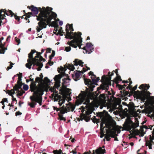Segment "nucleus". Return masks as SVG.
<instances>
[{"mask_svg":"<svg viewBox=\"0 0 154 154\" xmlns=\"http://www.w3.org/2000/svg\"><path fill=\"white\" fill-rule=\"evenodd\" d=\"M122 81V79L120 75H118L114 79L113 82H115L116 84V86L119 90H122V89L124 88V87L122 86V85L119 84L118 81Z\"/></svg>","mask_w":154,"mask_h":154,"instance_id":"ddd939ff","label":"nucleus"},{"mask_svg":"<svg viewBox=\"0 0 154 154\" xmlns=\"http://www.w3.org/2000/svg\"><path fill=\"white\" fill-rule=\"evenodd\" d=\"M84 82L85 84L87 85L88 88L86 87V90L85 91V95L87 96L89 99L93 100H97V96L99 94L97 91L92 92L94 88L95 87V85H98L97 82L94 84V82L91 81L89 79H84Z\"/></svg>","mask_w":154,"mask_h":154,"instance_id":"20e7f679","label":"nucleus"},{"mask_svg":"<svg viewBox=\"0 0 154 154\" xmlns=\"http://www.w3.org/2000/svg\"><path fill=\"white\" fill-rule=\"evenodd\" d=\"M74 62V65L75 66H76L78 65H79L81 67H83V64L84 63L81 60H80L78 59H76L75 60Z\"/></svg>","mask_w":154,"mask_h":154,"instance_id":"412c9836","label":"nucleus"},{"mask_svg":"<svg viewBox=\"0 0 154 154\" xmlns=\"http://www.w3.org/2000/svg\"><path fill=\"white\" fill-rule=\"evenodd\" d=\"M42 81V78H40L39 77H36L35 79V83L36 84V83H40Z\"/></svg>","mask_w":154,"mask_h":154,"instance_id":"a19ab883","label":"nucleus"},{"mask_svg":"<svg viewBox=\"0 0 154 154\" xmlns=\"http://www.w3.org/2000/svg\"><path fill=\"white\" fill-rule=\"evenodd\" d=\"M54 62L53 61H51V60H49L48 61L47 63V64H48L50 66H51L53 65L54 64Z\"/></svg>","mask_w":154,"mask_h":154,"instance_id":"774afa93","label":"nucleus"},{"mask_svg":"<svg viewBox=\"0 0 154 154\" xmlns=\"http://www.w3.org/2000/svg\"><path fill=\"white\" fill-rule=\"evenodd\" d=\"M4 9H2L0 10V19H5L4 17H5V15L4 14H2V12H4Z\"/></svg>","mask_w":154,"mask_h":154,"instance_id":"c9c22d12","label":"nucleus"},{"mask_svg":"<svg viewBox=\"0 0 154 154\" xmlns=\"http://www.w3.org/2000/svg\"><path fill=\"white\" fill-rule=\"evenodd\" d=\"M67 36L65 38H69L72 40L69 41L67 42V44L73 48H76L78 46L79 49L81 48V45H82V38L81 35L82 34L80 32L75 33L69 32L68 29H66Z\"/></svg>","mask_w":154,"mask_h":154,"instance_id":"f03ea898","label":"nucleus"},{"mask_svg":"<svg viewBox=\"0 0 154 154\" xmlns=\"http://www.w3.org/2000/svg\"><path fill=\"white\" fill-rule=\"evenodd\" d=\"M111 77H106V76L103 75L102 77L101 81L102 83L100 85V87L97 88V91H98V93H101L100 90H108L109 89V86L111 85Z\"/></svg>","mask_w":154,"mask_h":154,"instance_id":"423d86ee","label":"nucleus"},{"mask_svg":"<svg viewBox=\"0 0 154 154\" xmlns=\"http://www.w3.org/2000/svg\"><path fill=\"white\" fill-rule=\"evenodd\" d=\"M15 39L17 43V45H19L20 43V40L17 37H15Z\"/></svg>","mask_w":154,"mask_h":154,"instance_id":"0e129e2a","label":"nucleus"},{"mask_svg":"<svg viewBox=\"0 0 154 154\" xmlns=\"http://www.w3.org/2000/svg\"><path fill=\"white\" fill-rule=\"evenodd\" d=\"M106 94H100V96H99V97H97L98 99H99L100 100L102 99H105V97H106ZM98 97V96L97 97ZM98 99H97V100H95L94 101H97V100Z\"/></svg>","mask_w":154,"mask_h":154,"instance_id":"f704fd0d","label":"nucleus"},{"mask_svg":"<svg viewBox=\"0 0 154 154\" xmlns=\"http://www.w3.org/2000/svg\"><path fill=\"white\" fill-rule=\"evenodd\" d=\"M83 100L82 99L78 100L76 102V104L77 105H79V104H81L83 102Z\"/></svg>","mask_w":154,"mask_h":154,"instance_id":"a18cd8bd","label":"nucleus"},{"mask_svg":"<svg viewBox=\"0 0 154 154\" xmlns=\"http://www.w3.org/2000/svg\"><path fill=\"white\" fill-rule=\"evenodd\" d=\"M137 85H136L134 87H132V86L131 85H128V86L125 89L128 90L129 89L131 91V92H133L135 91V90H136L137 88Z\"/></svg>","mask_w":154,"mask_h":154,"instance_id":"bb28decb","label":"nucleus"},{"mask_svg":"<svg viewBox=\"0 0 154 154\" xmlns=\"http://www.w3.org/2000/svg\"><path fill=\"white\" fill-rule=\"evenodd\" d=\"M55 55V51H54L53 50L52 51L51 54L49 56V60H51L52 59V58L54 57Z\"/></svg>","mask_w":154,"mask_h":154,"instance_id":"c03bdc74","label":"nucleus"},{"mask_svg":"<svg viewBox=\"0 0 154 154\" xmlns=\"http://www.w3.org/2000/svg\"><path fill=\"white\" fill-rule=\"evenodd\" d=\"M89 75H91V78L92 81V82H94V84L100 80L99 77H97L96 75L94 74V73L91 71H90L89 73Z\"/></svg>","mask_w":154,"mask_h":154,"instance_id":"a211bd4d","label":"nucleus"},{"mask_svg":"<svg viewBox=\"0 0 154 154\" xmlns=\"http://www.w3.org/2000/svg\"><path fill=\"white\" fill-rule=\"evenodd\" d=\"M71 48L70 46L65 47V51L66 52H69L70 51Z\"/></svg>","mask_w":154,"mask_h":154,"instance_id":"864d4df0","label":"nucleus"},{"mask_svg":"<svg viewBox=\"0 0 154 154\" xmlns=\"http://www.w3.org/2000/svg\"><path fill=\"white\" fill-rule=\"evenodd\" d=\"M66 90H70V89L67 88L65 84L62 83V86L61 88L59 90V91L61 92L62 94L64 93L66 91Z\"/></svg>","mask_w":154,"mask_h":154,"instance_id":"393cba45","label":"nucleus"},{"mask_svg":"<svg viewBox=\"0 0 154 154\" xmlns=\"http://www.w3.org/2000/svg\"><path fill=\"white\" fill-rule=\"evenodd\" d=\"M149 140H147L146 142V144L147 143H149V144H152L153 143V139H154V137H153L152 136V137H151V135H149Z\"/></svg>","mask_w":154,"mask_h":154,"instance_id":"72a5a7b5","label":"nucleus"},{"mask_svg":"<svg viewBox=\"0 0 154 154\" xmlns=\"http://www.w3.org/2000/svg\"><path fill=\"white\" fill-rule=\"evenodd\" d=\"M106 122V120L105 119L102 118L101 119V122L100 124V130H104L105 127H103V124H105Z\"/></svg>","mask_w":154,"mask_h":154,"instance_id":"7c9ffc66","label":"nucleus"},{"mask_svg":"<svg viewBox=\"0 0 154 154\" xmlns=\"http://www.w3.org/2000/svg\"><path fill=\"white\" fill-rule=\"evenodd\" d=\"M135 122H133L130 117H128L125 119L123 126L125 130L130 131V133L132 132L129 136L131 134L138 135L140 134V131L137 129L131 130L132 128L134 129L139 126V122L138 119H136Z\"/></svg>","mask_w":154,"mask_h":154,"instance_id":"39448f33","label":"nucleus"},{"mask_svg":"<svg viewBox=\"0 0 154 154\" xmlns=\"http://www.w3.org/2000/svg\"><path fill=\"white\" fill-rule=\"evenodd\" d=\"M23 88L25 91H27L29 89V86L27 85L24 84L23 86Z\"/></svg>","mask_w":154,"mask_h":154,"instance_id":"3c124183","label":"nucleus"},{"mask_svg":"<svg viewBox=\"0 0 154 154\" xmlns=\"http://www.w3.org/2000/svg\"><path fill=\"white\" fill-rule=\"evenodd\" d=\"M69 110H60V113L62 115V114H65V113H67L68 111Z\"/></svg>","mask_w":154,"mask_h":154,"instance_id":"5fc2aeb1","label":"nucleus"},{"mask_svg":"<svg viewBox=\"0 0 154 154\" xmlns=\"http://www.w3.org/2000/svg\"><path fill=\"white\" fill-rule=\"evenodd\" d=\"M12 103H14V101H16V104H17V100H16V99L14 98V97L13 95H12Z\"/></svg>","mask_w":154,"mask_h":154,"instance_id":"e2e57ef3","label":"nucleus"},{"mask_svg":"<svg viewBox=\"0 0 154 154\" xmlns=\"http://www.w3.org/2000/svg\"><path fill=\"white\" fill-rule=\"evenodd\" d=\"M11 65L10 66H8L7 68V70H8L11 69L12 67H13V66L12 65L14 64L12 63H11Z\"/></svg>","mask_w":154,"mask_h":154,"instance_id":"69168bd1","label":"nucleus"},{"mask_svg":"<svg viewBox=\"0 0 154 154\" xmlns=\"http://www.w3.org/2000/svg\"><path fill=\"white\" fill-rule=\"evenodd\" d=\"M14 86L13 87V89H11L10 90H8V93L10 96L12 95V94H14L15 93V91H17L19 92V89L20 88H18V87L17 86V87L14 88Z\"/></svg>","mask_w":154,"mask_h":154,"instance_id":"6ab92c4d","label":"nucleus"},{"mask_svg":"<svg viewBox=\"0 0 154 154\" xmlns=\"http://www.w3.org/2000/svg\"><path fill=\"white\" fill-rule=\"evenodd\" d=\"M109 132L110 133V136L113 138H115V140L118 141V140L117 137H115L117 135V134H116V131H115L114 132H112L111 130H110Z\"/></svg>","mask_w":154,"mask_h":154,"instance_id":"cd10ccee","label":"nucleus"},{"mask_svg":"<svg viewBox=\"0 0 154 154\" xmlns=\"http://www.w3.org/2000/svg\"><path fill=\"white\" fill-rule=\"evenodd\" d=\"M77 72L76 73H75L74 75L73 74H72V78L75 81H77L78 80H79L80 79V77L81 75V72L80 71L76 70Z\"/></svg>","mask_w":154,"mask_h":154,"instance_id":"f3484780","label":"nucleus"},{"mask_svg":"<svg viewBox=\"0 0 154 154\" xmlns=\"http://www.w3.org/2000/svg\"><path fill=\"white\" fill-rule=\"evenodd\" d=\"M63 82L62 84H66L69 82V81L67 80L66 79L64 78L62 79Z\"/></svg>","mask_w":154,"mask_h":154,"instance_id":"603ef678","label":"nucleus"},{"mask_svg":"<svg viewBox=\"0 0 154 154\" xmlns=\"http://www.w3.org/2000/svg\"><path fill=\"white\" fill-rule=\"evenodd\" d=\"M60 82L59 81L55 82L54 85L53 87L50 86L49 87V91H53L54 90H56V89L59 90V88L60 86Z\"/></svg>","mask_w":154,"mask_h":154,"instance_id":"dca6fc26","label":"nucleus"},{"mask_svg":"<svg viewBox=\"0 0 154 154\" xmlns=\"http://www.w3.org/2000/svg\"><path fill=\"white\" fill-rule=\"evenodd\" d=\"M97 116L98 117L100 118H103L104 116V113L103 112H98L97 114Z\"/></svg>","mask_w":154,"mask_h":154,"instance_id":"4c0bfd02","label":"nucleus"},{"mask_svg":"<svg viewBox=\"0 0 154 154\" xmlns=\"http://www.w3.org/2000/svg\"><path fill=\"white\" fill-rule=\"evenodd\" d=\"M129 109L132 111H135V106H134V103L132 102H130L129 104L127 105Z\"/></svg>","mask_w":154,"mask_h":154,"instance_id":"b1692460","label":"nucleus"},{"mask_svg":"<svg viewBox=\"0 0 154 154\" xmlns=\"http://www.w3.org/2000/svg\"><path fill=\"white\" fill-rule=\"evenodd\" d=\"M64 67L65 68H67L72 71H73L75 69L74 65L72 64H69L68 65H64Z\"/></svg>","mask_w":154,"mask_h":154,"instance_id":"a878e982","label":"nucleus"},{"mask_svg":"<svg viewBox=\"0 0 154 154\" xmlns=\"http://www.w3.org/2000/svg\"><path fill=\"white\" fill-rule=\"evenodd\" d=\"M151 93L147 90H143L141 91V94L140 95L141 97L142 98V101L144 102L145 100L148 99L149 97H150L154 102V96H150Z\"/></svg>","mask_w":154,"mask_h":154,"instance_id":"6e6552de","label":"nucleus"},{"mask_svg":"<svg viewBox=\"0 0 154 154\" xmlns=\"http://www.w3.org/2000/svg\"><path fill=\"white\" fill-rule=\"evenodd\" d=\"M29 80L32 82L30 85V90L31 92H33V93L34 92L37 91L39 87H38L36 84L35 83V81L33 79L30 78Z\"/></svg>","mask_w":154,"mask_h":154,"instance_id":"f8f14e48","label":"nucleus"},{"mask_svg":"<svg viewBox=\"0 0 154 154\" xmlns=\"http://www.w3.org/2000/svg\"><path fill=\"white\" fill-rule=\"evenodd\" d=\"M93 112V111L91 109H88L87 111H86V114L84 113H81L80 115L81 120L82 121L83 119H84L86 122H88L90 120V119L89 117L88 116L91 114Z\"/></svg>","mask_w":154,"mask_h":154,"instance_id":"9d476101","label":"nucleus"},{"mask_svg":"<svg viewBox=\"0 0 154 154\" xmlns=\"http://www.w3.org/2000/svg\"><path fill=\"white\" fill-rule=\"evenodd\" d=\"M100 120V119H97L96 118H95L93 119V122L94 123H97L99 122Z\"/></svg>","mask_w":154,"mask_h":154,"instance_id":"680f3d73","label":"nucleus"},{"mask_svg":"<svg viewBox=\"0 0 154 154\" xmlns=\"http://www.w3.org/2000/svg\"><path fill=\"white\" fill-rule=\"evenodd\" d=\"M67 106L69 105V106L66 107L63 105L61 107H60V110H67L69 111L73 112L75 108V106L71 103L66 104Z\"/></svg>","mask_w":154,"mask_h":154,"instance_id":"4468645a","label":"nucleus"},{"mask_svg":"<svg viewBox=\"0 0 154 154\" xmlns=\"http://www.w3.org/2000/svg\"><path fill=\"white\" fill-rule=\"evenodd\" d=\"M53 152L54 154H61L62 153V151L61 149L59 150H53Z\"/></svg>","mask_w":154,"mask_h":154,"instance_id":"e433bc0d","label":"nucleus"},{"mask_svg":"<svg viewBox=\"0 0 154 154\" xmlns=\"http://www.w3.org/2000/svg\"><path fill=\"white\" fill-rule=\"evenodd\" d=\"M38 58H39V59H38V60H35V63H42L41 62L42 61V59H43V57L41 56L40 55Z\"/></svg>","mask_w":154,"mask_h":154,"instance_id":"ea45409f","label":"nucleus"},{"mask_svg":"<svg viewBox=\"0 0 154 154\" xmlns=\"http://www.w3.org/2000/svg\"><path fill=\"white\" fill-rule=\"evenodd\" d=\"M115 107L116 108V109H117L119 110H122V105L119 102H118L115 105Z\"/></svg>","mask_w":154,"mask_h":154,"instance_id":"c85d7f7f","label":"nucleus"},{"mask_svg":"<svg viewBox=\"0 0 154 154\" xmlns=\"http://www.w3.org/2000/svg\"><path fill=\"white\" fill-rule=\"evenodd\" d=\"M59 117L60 119V120H63L64 121H65L66 120V118L63 117V115H59Z\"/></svg>","mask_w":154,"mask_h":154,"instance_id":"09e8293b","label":"nucleus"},{"mask_svg":"<svg viewBox=\"0 0 154 154\" xmlns=\"http://www.w3.org/2000/svg\"><path fill=\"white\" fill-rule=\"evenodd\" d=\"M145 145L146 146H148L149 149H152V144H149V143H147L146 144V143Z\"/></svg>","mask_w":154,"mask_h":154,"instance_id":"338daca9","label":"nucleus"},{"mask_svg":"<svg viewBox=\"0 0 154 154\" xmlns=\"http://www.w3.org/2000/svg\"><path fill=\"white\" fill-rule=\"evenodd\" d=\"M55 95L54 97V100L55 101H57L58 100V99H57V97L59 96V94L58 93V91L57 90H55Z\"/></svg>","mask_w":154,"mask_h":154,"instance_id":"49530a36","label":"nucleus"},{"mask_svg":"<svg viewBox=\"0 0 154 154\" xmlns=\"http://www.w3.org/2000/svg\"><path fill=\"white\" fill-rule=\"evenodd\" d=\"M36 52L35 50L34 49L32 50L28 54V59H27L28 63H26L25 66L29 69H30L31 68V66L34 63L35 60H34V57H33V54L34 53Z\"/></svg>","mask_w":154,"mask_h":154,"instance_id":"0eeeda50","label":"nucleus"},{"mask_svg":"<svg viewBox=\"0 0 154 154\" xmlns=\"http://www.w3.org/2000/svg\"><path fill=\"white\" fill-rule=\"evenodd\" d=\"M63 31V30L62 29V27H60V28L58 30V33H60V35L61 36L63 35V34H62V32Z\"/></svg>","mask_w":154,"mask_h":154,"instance_id":"4d7b16f0","label":"nucleus"},{"mask_svg":"<svg viewBox=\"0 0 154 154\" xmlns=\"http://www.w3.org/2000/svg\"><path fill=\"white\" fill-rule=\"evenodd\" d=\"M4 14H5L7 16H11V17H12L14 15V14L10 10H6L5 9H4Z\"/></svg>","mask_w":154,"mask_h":154,"instance_id":"4be33fe9","label":"nucleus"},{"mask_svg":"<svg viewBox=\"0 0 154 154\" xmlns=\"http://www.w3.org/2000/svg\"><path fill=\"white\" fill-rule=\"evenodd\" d=\"M100 137L102 138L104 136H106V135L105 134H104V130H100Z\"/></svg>","mask_w":154,"mask_h":154,"instance_id":"8fccbe9b","label":"nucleus"},{"mask_svg":"<svg viewBox=\"0 0 154 154\" xmlns=\"http://www.w3.org/2000/svg\"><path fill=\"white\" fill-rule=\"evenodd\" d=\"M66 29L67 28L68 29V30L69 32H71L73 31L74 30V29L72 27V24H69L68 23L66 26ZM66 37L67 36V34H66L65 35Z\"/></svg>","mask_w":154,"mask_h":154,"instance_id":"5701e85b","label":"nucleus"},{"mask_svg":"<svg viewBox=\"0 0 154 154\" xmlns=\"http://www.w3.org/2000/svg\"><path fill=\"white\" fill-rule=\"evenodd\" d=\"M27 8L31 10L34 15L33 16H36L37 20L39 21L36 28L38 32L46 28L51 23L52 20L56 19L57 16V14L52 11L53 8L49 7L37 8L32 5L28 6Z\"/></svg>","mask_w":154,"mask_h":154,"instance_id":"f257e3e1","label":"nucleus"},{"mask_svg":"<svg viewBox=\"0 0 154 154\" xmlns=\"http://www.w3.org/2000/svg\"><path fill=\"white\" fill-rule=\"evenodd\" d=\"M135 94L136 95L137 97V98L140 100L141 101L142 100V98L140 96V94H141V91H140L139 90H137V91H134Z\"/></svg>","mask_w":154,"mask_h":154,"instance_id":"c756f323","label":"nucleus"},{"mask_svg":"<svg viewBox=\"0 0 154 154\" xmlns=\"http://www.w3.org/2000/svg\"><path fill=\"white\" fill-rule=\"evenodd\" d=\"M20 89H21V90H19V92L17 91L18 92V93L17 94V96H22L25 92L24 91H23L21 88Z\"/></svg>","mask_w":154,"mask_h":154,"instance_id":"58836bf2","label":"nucleus"},{"mask_svg":"<svg viewBox=\"0 0 154 154\" xmlns=\"http://www.w3.org/2000/svg\"><path fill=\"white\" fill-rule=\"evenodd\" d=\"M14 16V17L15 19L17 20L18 21H19L20 19V17L17 16L16 14H15Z\"/></svg>","mask_w":154,"mask_h":154,"instance_id":"13d9d810","label":"nucleus"},{"mask_svg":"<svg viewBox=\"0 0 154 154\" xmlns=\"http://www.w3.org/2000/svg\"><path fill=\"white\" fill-rule=\"evenodd\" d=\"M115 71L113 70V71H112V72H111H111H108V77H111V76L112 75H114V72Z\"/></svg>","mask_w":154,"mask_h":154,"instance_id":"6e6d98bb","label":"nucleus"},{"mask_svg":"<svg viewBox=\"0 0 154 154\" xmlns=\"http://www.w3.org/2000/svg\"><path fill=\"white\" fill-rule=\"evenodd\" d=\"M35 53H36V55L35 57H34V60H38V57L41 55V54H42V53H41L40 52H38L36 51Z\"/></svg>","mask_w":154,"mask_h":154,"instance_id":"79ce46f5","label":"nucleus"},{"mask_svg":"<svg viewBox=\"0 0 154 154\" xmlns=\"http://www.w3.org/2000/svg\"><path fill=\"white\" fill-rule=\"evenodd\" d=\"M85 50L83 52L84 54H91L94 50V45L91 43L88 42L86 44V46L82 48Z\"/></svg>","mask_w":154,"mask_h":154,"instance_id":"1a4fd4ad","label":"nucleus"},{"mask_svg":"<svg viewBox=\"0 0 154 154\" xmlns=\"http://www.w3.org/2000/svg\"><path fill=\"white\" fill-rule=\"evenodd\" d=\"M33 66L32 67V69H35L34 68V66L35 65H36L37 66H38V68L36 69L38 71H39L41 70V68H42L43 66V64L42 63H34L32 64Z\"/></svg>","mask_w":154,"mask_h":154,"instance_id":"aec40b11","label":"nucleus"},{"mask_svg":"<svg viewBox=\"0 0 154 154\" xmlns=\"http://www.w3.org/2000/svg\"><path fill=\"white\" fill-rule=\"evenodd\" d=\"M20 75L19 74H17L16 75L18 76V80L17 81V83L15 84L14 86V88L17 87V86L18 87V88H21V87L23 84L21 82V78L22 77V74L21 73H20Z\"/></svg>","mask_w":154,"mask_h":154,"instance_id":"2eb2a0df","label":"nucleus"},{"mask_svg":"<svg viewBox=\"0 0 154 154\" xmlns=\"http://www.w3.org/2000/svg\"><path fill=\"white\" fill-rule=\"evenodd\" d=\"M44 80L45 82L47 83H49L50 82V80L47 77H45L44 78Z\"/></svg>","mask_w":154,"mask_h":154,"instance_id":"bf43d9fd","label":"nucleus"},{"mask_svg":"<svg viewBox=\"0 0 154 154\" xmlns=\"http://www.w3.org/2000/svg\"><path fill=\"white\" fill-rule=\"evenodd\" d=\"M95 152L96 154H104L106 152V150L104 149H103L102 148L100 147L96 150ZM95 153L94 150H93L92 154H91V152L89 151L84 152L83 154H95Z\"/></svg>","mask_w":154,"mask_h":154,"instance_id":"9b49d317","label":"nucleus"},{"mask_svg":"<svg viewBox=\"0 0 154 154\" xmlns=\"http://www.w3.org/2000/svg\"><path fill=\"white\" fill-rule=\"evenodd\" d=\"M62 76H61V75H60V74L58 75H56L55 76V77L54 78V80L55 82L58 81L60 82V80Z\"/></svg>","mask_w":154,"mask_h":154,"instance_id":"473e14b6","label":"nucleus"},{"mask_svg":"<svg viewBox=\"0 0 154 154\" xmlns=\"http://www.w3.org/2000/svg\"><path fill=\"white\" fill-rule=\"evenodd\" d=\"M110 131H109V133H110V134L108 135L106 134H105V135H106V136H105V138L106 139L107 141H109L111 139V138L110 137H111L110 136V133L109 132Z\"/></svg>","mask_w":154,"mask_h":154,"instance_id":"37998d69","label":"nucleus"},{"mask_svg":"<svg viewBox=\"0 0 154 154\" xmlns=\"http://www.w3.org/2000/svg\"><path fill=\"white\" fill-rule=\"evenodd\" d=\"M45 90L44 87L43 86H41L37 90L34 92L32 95L30 96L29 98L31 102L29 103L28 105L31 108H35L37 104V103H38L40 106L42 105V95Z\"/></svg>","mask_w":154,"mask_h":154,"instance_id":"7ed1b4c3","label":"nucleus"},{"mask_svg":"<svg viewBox=\"0 0 154 154\" xmlns=\"http://www.w3.org/2000/svg\"><path fill=\"white\" fill-rule=\"evenodd\" d=\"M144 87L143 88V90H145L146 91L147 89H148L150 87V86L149 84H144Z\"/></svg>","mask_w":154,"mask_h":154,"instance_id":"de8ad7c7","label":"nucleus"},{"mask_svg":"<svg viewBox=\"0 0 154 154\" xmlns=\"http://www.w3.org/2000/svg\"><path fill=\"white\" fill-rule=\"evenodd\" d=\"M27 14H28V15H26V17H28V18L30 17L31 15L33 16V13L32 12H29L27 13Z\"/></svg>","mask_w":154,"mask_h":154,"instance_id":"052dcab7","label":"nucleus"},{"mask_svg":"<svg viewBox=\"0 0 154 154\" xmlns=\"http://www.w3.org/2000/svg\"><path fill=\"white\" fill-rule=\"evenodd\" d=\"M120 92L123 95V96H130L129 92L125 90H124L123 91H121Z\"/></svg>","mask_w":154,"mask_h":154,"instance_id":"2f4dec72","label":"nucleus"}]
</instances>
